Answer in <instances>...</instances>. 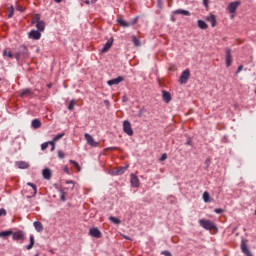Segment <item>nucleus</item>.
Here are the masks:
<instances>
[{"mask_svg":"<svg viewBox=\"0 0 256 256\" xmlns=\"http://www.w3.org/2000/svg\"><path fill=\"white\" fill-rule=\"evenodd\" d=\"M199 223L201 227L207 231H213V229H215V223H213L211 220L200 219Z\"/></svg>","mask_w":256,"mask_h":256,"instance_id":"1","label":"nucleus"},{"mask_svg":"<svg viewBox=\"0 0 256 256\" xmlns=\"http://www.w3.org/2000/svg\"><path fill=\"white\" fill-rule=\"evenodd\" d=\"M247 243H248V240L245 238H242L241 245H240L241 251L246 256H253V254L251 253V250H249V246L247 245Z\"/></svg>","mask_w":256,"mask_h":256,"instance_id":"2","label":"nucleus"},{"mask_svg":"<svg viewBox=\"0 0 256 256\" xmlns=\"http://www.w3.org/2000/svg\"><path fill=\"white\" fill-rule=\"evenodd\" d=\"M34 95H35V92H33V90H31V88L23 89L19 93V97H21V99H25V98L33 99Z\"/></svg>","mask_w":256,"mask_h":256,"instance_id":"3","label":"nucleus"},{"mask_svg":"<svg viewBox=\"0 0 256 256\" xmlns=\"http://www.w3.org/2000/svg\"><path fill=\"white\" fill-rule=\"evenodd\" d=\"M190 77L191 71L189 69L184 70L179 78V83H181V85H185L189 81Z\"/></svg>","mask_w":256,"mask_h":256,"instance_id":"4","label":"nucleus"},{"mask_svg":"<svg viewBox=\"0 0 256 256\" xmlns=\"http://www.w3.org/2000/svg\"><path fill=\"white\" fill-rule=\"evenodd\" d=\"M12 239L13 241H20V243H23V241H25V233L22 230L13 232Z\"/></svg>","mask_w":256,"mask_h":256,"instance_id":"5","label":"nucleus"},{"mask_svg":"<svg viewBox=\"0 0 256 256\" xmlns=\"http://www.w3.org/2000/svg\"><path fill=\"white\" fill-rule=\"evenodd\" d=\"M123 131L126 135H129V137H133V128L131 127V122L128 120L123 122Z\"/></svg>","mask_w":256,"mask_h":256,"instance_id":"6","label":"nucleus"},{"mask_svg":"<svg viewBox=\"0 0 256 256\" xmlns=\"http://www.w3.org/2000/svg\"><path fill=\"white\" fill-rule=\"evenodd\" d=\"M34 19L37 21L36 23L37 31H39L40 33L45 31V21L39 20L40 19L39 14H36L34 16Z\"/></svg>","mask_w":256,"mask_h":256,"instance_id":"7","label":"nucleus"},{"mask_svg":"<svg viewBox=\"0 0 256 256\" xmlns=\"http://www.w3.org/2000/svg\"><path fill=\"white\" fill-rule=\"evenodd\" d=\"M225 61H226V67H231L233 63V55H231V48L225 49Z\"/></svg>","mask_w":256,"mask_h":256,"instance_id":"8","label":"nucleus"},{"mask_svg":"<svg viewBox=\"0 0 256 256\" xmlns=\"http://www.w3.org/2000/svg\"><path fill=\"white\" fill-rule=\"evenodd\" d=\"M239 5H241V1L231 2L227 6V11H229V13L233 14L237 11V9L239 8Z\"/></svg>","mask_w":256,"mask_h":256,"instance_id":"9","label":"nucleus"},{"mask_svg":"<svg viewBox=\"0 0 256 256\" xmlns=\"http://www.w3.org/2000/svg\"><path fill=\"white\" fill-rule=\"evenodd\" d=\"M84 137H85V139H86L88 145H90L91 147H98V146H99V143H97V142L95 141V139H93V136H91V134L86 133V134L84 135Z\"/></svg>","mask_w":256,"mask_h":256,"instance_id":"10","label":"nucleus"},{"mask_svg":"<svg viewBox=\"0 0 256 256\" xmlns=\"http://www.w3.org/2000/svg\"><path fill=\"white\" fill-rule=\"evenodd\" d=\"M28 37L34 41H39L41 39V32L39 30H32L29 32Z\"/></svg>","mask_w":256,"mask_h":256,"instance_id":"11","label":"nucleus"},{"mask_svg":"<svg viewBox=\"0 0 256 256\" xmlns=\"http://www.w3.org/2000/svg\"><path fill=\"white\" fill-rule=\"evenodd\" d=\"M122 81H125V77L118 76L117 78L108 80L107 84L111 87L113 85H119V83H122Z\"/></svg>","mask_w":256,"mask_h":256,"instance_id":"12","label":"nucleus"},{"mask_svg":"<svg viewBox=\"0 0 256 256\" xmlns=\"http://www.w3.org/2000/svg\"><path fill=\"white\" fill-rule=\"evenodd\" d=\"M89 235H91V237H95L96 239H101V237H103V234L99 231V228H91L89 230Z\"/></svg>","mask_w":256,"mask_h":256,"instance_id":"13","label":"nucleus"},{"mask_svg":"<svg viewBox=\"0 0 256 256\" xmlns=\"http://www.w3.org/2000/svg\"><path fill=\"white\" fill-rule=\"evenodd\" d=\"M111 47H113V38H110L103 46V48L101 49V53H107V51H109V49H111Z\"/></svg>","mask_w":256,"mask_h":256,"instance_id":"14","label":"nucleus"},{"mask_svg":"<svg viewBox=\"0 0 256 256\" xmlns=\"http://www.w3.org/2000/svg\"><path fill=\"white\" fill-rule=\"evenodd\" d=\"M130 183H131L132 187H139V185H140L139 177H137V175H135V174H131L130 175Z\"/></svg>","mask_w":256,"mask_h":256,"instance_id":"15","label":"nucleus"},{"mask_svg":"<svg viewBox=\"0 0 256 256\" xmlns=\"http://www.w3.org/2000/svg\"><path fill=\"white\" fill-rule=\"evenodd\" d=\"M206 21H208V23H211V27H216L217 16H215L214 14H210L209 16L206 17Z\"/></svg>","mask_w":256,"mask_h":256,"instance_id":"16","label":"nucleus"},{"mask_svg":"<svg viewBox=\"0 0 256 256\" xmlns=\"http://www.w3.org/2000/svg\"><path fill=\"white\" fill-rule=\"evenodd\" d=\"M162 99L164 103H171V93L166 90L162 91Z\"/></svg>","mask_w":256,"mask_h":256,"instance_id":"17","label":"nucleus"},{"mask_svg":"<svg viewBox=\"0 0 256 256\" xmlns=\"http://www.w3.org/2000/svg\"><path fill=\"white\" fill-rule=\"evenodd\" d=\"M126 169H129V165L117 168L114 172H112V175H123V173H125Z\"/></svg>","mask_w":256,"mask_h":256,"instance_id":"18","label":"nucleus"},{"mask_svg":"<svg viewBox=\"0 0 256 256\" xmlns=\"http://www.w3.org/2000/svg\"><path fill=\"white\" fill-rule=\"evenodd\" d=\"M59 193H60V201L65 203V201H67V191H66V189L65 188H60Z\"/></svg>","mask_w":256,"mask_h":256,"instance_id":"19","label":"nucleus"},{"mask_svg":"<svg viewBox=\"0 0 256 256\" xmlns=\"http://www.w3.org/2000/svg\"><path fill=\"white\" fill-rule=\"evenodd\" d=\"M174 15H185L186 17H189L191 15V12H189V10H183V9H178L175 10Z\"/></svg>","mask_w":256,"mask_h":256,"instance_id":"20","label":"nucleus"},{"mask_svg":"<svg viewBox=\"0 0 256 256\" xmlns=\"http://www.w3.org/2000/svg\"><path fill=\"white\" fill-rule=\"evenodd\" d=\"M117 23H118V25H120V27H130L131 26V24L129 22L123 20V18H118Z\"/></svg>","mask_w":256,"mask_h":256,"instance_id":"21","label":"nucleus"},{"mask_svg":"<svg viewBox=\"0 0 256 256\" xmlns=\"http://www.w3.org/2000/svg\"><path fill=\"white\" fill-rule=\"evenodd\" d=\"M42 175L44 177V179H51V170L49 168H45L43 171H42Z\"/></svg>","mask_w":256,"mask_h":256,"instance_id":"22","label":"nucleus"},{"mask_svg":"<svg viewBox=\"0 0 256 256\" xmlns=\"http://www.w3.org/2000/svg\"><path fill=\"white\" fill-rule=\"evenodd\" d=\"M31 125H32L33 129H40V127H41V120L34 119V120H32Z\"/></svg>","mask_w":256,"mask_h":256,"instance_id":"23","label":"nucleus"},{"mask_svg":"<svg viewBox=\"0 0 256 256\" xmlns=\"http://www.w3.org/2000/svg\"><path fill=\"white\" fill-rule=\"evenodd\" d=\"M34 227L38 233H41V231H43V224L39 221L34 222Z\"/></svg>","mask_w":256,"mask_h":256,"instance_id":"24","label":"nucleus"},{"mask_svg":"<svg viewBox=\"0 0 256 256\" xmlns=\"http://www.w3.org/2000/svg\"><path fill=\"white\" fill-rule=\"evenodd\" d=\"M35 245V237L33 235L30 236V243L26 246L28 251H31V248Z\"/></svg>","mask_w":256,"mask_h":256,"instance_id":"25","label":"nucleus"},{"mask_svg":"<svg viewBox=\"0 0 256 256\" xmlns=\"http://www.w3.org/2000/svg\"><path fill=\"white\" fill-rule=\"evenodd\" d=\"M197 23H198L199 29L205 30V29H207L209 27V25H207L206 22L203 21V20H198Z\"/></svg>","mask_w":256,"mask_h":256,"instance_id":"26","label":"nucleus"},{"mask_svg":"<svg viewBox=\"0 0 256 256\" xmlns=\"http://www.w3.org/2000/svg\"><path fill=\"white\" fill-rule=\"evenodd\" d=\"M202 199L204 203H209L211 201V197L209 196V192L205 191L202 195Z\"/></svg>","mask_w":256,"mask_h":256,"instance_id":"27","label":"nucleus"},{"mask_svg":"<svg viewBox=\"0 0 256 256\" xmlns=\"http://www.w3.org/2000/svg\"><path fill=\"white\" fill-rule=\"evenodd\" d=\"M27 185L29 187H32V189H33L32 197H35V195H37V185H35V184L31 183V182H28Z\"/></svg>","mask_w":256,"mask_h":256,"instance_id":"28","label":"nucleus"},{"mask_svg":"<svg viewBox=\"0 0 256 256\" xmlns=\"http://www.w3.org/2000/svg\"><path fill=\"white\" fill-rule=\"evenodd\" d=\"M109 221H111V223H114V225H121V220L119 218L110 216Z\"/></svg>","mask_w":256,"mask_h":256,"instance_id":"29","label":"nucleus"},{"mask_svg":"<svg viewBox=\"0 0 256 256\" xmlns=\"http://www.w3.org/2000/svg\"><path fill=\"white\" fill-rule=\"evenodd\" d=\"M13 235V231L12 230H6V231H1L0 232V237H9Z\"/></svg>","mask_w":256,"mask_h":256,"instance_id":"30","label":"nucleus"},{"mask_svg":"<svg viewBox=\"0 0 256 256\" xmlns=\"http://www.w3.org/2000/svg\"><path fill=\"white\" fill-rule=\"evenodd\" d=\"M18 167H19V169H28L29 164L25 161H20V162H18Z\"/></svg>","mask_w":256,"mask_h":256,"instance_id":"31","label":"nucleus"},{"mask_svg":"<svg viewBox=\"0 0 256 256\" xmlns=\"http://www.w3.org/2000/svg\"><path fill=\"white\" fill-rule=\"evenodd\" d=\"M66 185H69L66 189H70V191H73L75 189V182L72 180H66Z\"/></svg>","mask_w":256,"mask_h":256,"instance_id":"32","label":"nucleus"},{"mask_svg":"<svg viewBox=\"0 0 256 256\" xmlns=\"http://www.w3.org/2000/svg\"><path fill=\"white\" fill-rule=\"evenodd\" d=\"M3 56L4 57H9V59H13V53L10 50H8V49H5L3 51Z\"/></svg>","mask_w":256,"mask_h":256,"instance_id":"33","label":"nucleus"},{"mask_svg":"<svg viewBox=\"0 0 256 256\" xmlns=\"http://www.w3.org/2000/svg\"><path fill=\"white\" fill-rule=\"evenodd\" d=\"M75 105H77V101L71 100L68 105V110L73 111V109H75Z\"/></svg>","mask_w":256,"mask_h":256,"instance_id":"34","label":"nucleus"},{"mask_svg":"<svg viewBox=\"0 0 256 256\" xmlns=\"http://www.w3.org/2000/svg\"><path fill=\"white\" fill-rule=\"evenodd\" d=\"M132 42L134 43L135 47L141 46V41L137 39V36H132Z\"/></svg>","mask_w":256,"mask_h":256,"instance_id":"35","label":"nucleus"},{"mask_svg":"<svg viewBox=\"0 0 256 256\" xmlns=\"http://www.w3.org/2000/svg\"><path fill=\"white\" fill-rule=\"evenodd\" d=\"M14 14H15V8H13V6H11L9 8L8 18L11 19V17H13Z\"/></svg>","mask_w":256,"mask_h":256,"instance_id":"36","label":"nucleus"},{"mask_svg":"<svg viewBox=\"0 0 256 256\" xmlns=\"http://www.w3.org/2000/svg\"><path fill=\"white\" fill-rule=\"evenodd\" d=\"M63 137H65V133H60V134H57L53 139L54 141H59V139H63Z\"/></svg>","mask_w":256,"mask_h":256,"instance_id":"37","label":"nucleus"},{"mask_svg":"<svg viewBox=\"0 0 256 256\" xmlns=\"http://www.w3.org/2000/svg\"><path fill=\"white\" fill-rule=\"evenodd\" d=\"M70 163H71L72 165H75L76 168L78 169V171H81V166L79 165V163H77V162L74 161V160H70Z\"/></svg>","mask_w":256,"mask_h":256,"instance_id":"38","label":"nucleus"},{"mask_svg":"<svg viewBox=\"0 0 256 256\" xmlns=\"http://www.w3.org/2000/svg\"><path fill=\"white\" fill-rule=\"evenodd\" d=\"M58 157H59V159H65V152H63V150H59Z\"/></svg>","mask_w":256,"mask_h":256,"instance_id":"39","label":"nucleus"},{"mask_svg":"<svg viewBox=\"0 0 256 256\" xmlns=\"http://www.w3.org/2000/svg\"><path fill=\"white\" fill-rule=\"evenodd\" d=\"M214 213H217L218 215H221V213H225V210H223V208H216L214 210Z\"/></svg>","mask_w":256,"mask_h":256,"instance_id":"40","label":"nucleus"},{"mask_svg":"<svg viewBox=\"0 0 256 256\" xmlns=\"http://www.w3.org/2000/svg\"><path fill=\"white\" fill-rule=\"evenodd\" d=\"M47 147H49V142H44V143L41 145L42 151H45V149H47Z\"/></svg>","mask_w":256,"mask_h":256,"instance_id":"41","label":"nucleus"},{"mask_svg":"<svg viewBox=\"0 0 256 256\" xmlns=\"http://www.w3.org/2000/svg\"><path fill=\"white\" fill-rule=\"evenodd\" d=\"M203 5L206 8V10H209V0H203Z\"/></svg>","mask_w":256,"mask_h":256,"instance_id":"42","label":"nucleus"},{"mask_svg":"<svg viewBox=\"0 0 256 256\" xmlns=\"http://www.w3.org/2000/svg\"><path fill=\"white\" fill-rule=\"evenodd\" d=\"M4 215H7V211L4 208L0 209V217H3Z\"/></svg>","mask_w":256,"mask_h":256,"instance_id":"43","label":"nucleus"},{"mask_svg":"<svg viewBox=\"0 0 256 256\" xmlns=\"http://www.w3.org/2000/svg\"><path fill=\"white\" fill-rule=\"evenodd\" d=\"M55 143H57V142L54 141V139H52V141L48 142V145H52V151H53V149H55Z\"/></svg>","mask_w":256,"mask_h":256,"instance_id":"44","label":"nucleus"},{"mask_svg":"<svg viewBox=\"0 0 256 256\" xmlns=\"http://www.w3.org/2000/svg\"><path fill=\"white\" fill-rule=\"evenodd\" d=\"M243 71V65L238 66V69L236 71V75H239L240 72Z\"/></svg>","mask_w":256,"mask_h":256,"instance_id":"45","label":"nucleus"},{"mask_svg":"<svg viewBox=\"0 0 256 256\" xmlns=\"http://www.w3.org/2000/svg\"><path fill=\"white\" fill-rule=\"evenodd\" d=\"M117 147H108L106 148V151H117Z\"/></svg>","mask_w":256,"mask_h":256,"instance_id":"46","label":"nucleus"},{"mask_svg":"<svg viewBox=\"0 0 256 256\" xmlns=\"http://www.w3.org/2000/svg\"><path fill=\"white\" fill-rule=\"evenodd\" d=\"M167 159V154L164 153L162 154V156L160 157V161H165Z\"/></svg>","mask_w":256,"mask_h":256,"instance_id":"47","label":"nucleus"},{"mask_svg":"<svg viewBox=\"0 0 256 256\" xmlns=\"http://www.w3.org/2000/svg\"><path fill=\"white\" fill-rule=\"evenodd\" d=\"M139 21V17H135L132 21V25H137V22Z\"/></svg>","mask_w":256,"mask_h":256,"instance_id":"48","label":"nucleus"},{"mask_svg":"<svg viewBox=\"0 0 256 256\" xmlns=\"http://www.w3.org/2000/svg\"><path fill=\"white\" fill-rule=\"evenodd\" d=\"M21 55H22L21 52L16 53L15 59L19 61V59H21Z\"/></svg>","mask_w":256,"mask_h":256,"instance_id":"49","label":"nucleus"},{"mask_svg":"<svg viewBox=\"0 0 256 256\" xmlns=\"http://www.w3.org/2000/svg\"><path fill=\"white\" fill-rule=\"evenodd\" d=\"M162 255H165V256H172V255H171V252H169V251H163V252H162Z\"/></svg>","mask_w":256,"mask_h":256,"instance_id":"50","label":"nucleus"},{"mask_svg":"<svg viewBox=\"0 0 256 256\" xmlns=\"http://www.w3.org/2000/svg\"><path fill=\"white\" fill-rule=\"evenodd\" d=\"M186 145H192V140H191V138H189V139L186 141Z\"/></svg>","mask_w":256,"mask_h":256,"instance_id":"51","label":"nucleus"},{"mask_svg":"<svg viewBox=\"0 0 256 256\" xmlns=\"http://www.w3.org/2000/svg\"><path fill=\"white\" fill-rule=\"evenodd\" d=\"M47 87H48V89H51V87H53V84L49 83V84H47Z\"/></svg>","mask_w":256,"mask_h":256,"instance_id":"52","label":"nucleus"},{"mask_svg":"<svg viewBox=\"0 0 256 256\" xmlns=\"http://www.w3.org/2000/svg\"><path fill=\"white\" fill-rule=\"evenodd\" d=\"M84 3H85L86 5H90V4H91V2H90L89 0L84 1Z\"/></svg>","mask_w":256,"mask_h":256,"instance_id":"53","label":"nucleus"},{"mask_svg":"<svg viewBox=\"0 0 256 256\" xmlns=\"http://www.w3.org/2000/svg\"><path fill=\"white\" fill-rule=\"evenodd\" d=\"M55 3H61L63 0H54Z\"/></svg>","mask_w":256,"mask_h":256,"instance_id":"54","label":"nucleus"},{"mask_svg":"<svg viewBox=\"0 0 256 256\" xmlns=\"http://www.w3.org/2000/svg\"><path fill=\"white\" fill-rule=\"evenodd\" d=\"M91 3L95 4V3H97V0H91Z\"/></svg>","mask_w":256,"mask_h":256,"instance_id":"55","label":"nucleus"},{"mask_svg":"<svg viewBox=\"0 0 256 256\" xmlns=\"http://www.w3.org/2000/svg\"><path fill=\"white\" fill-rule=\"evenodd\" d=\"M124 239H127L128 241L131 240L128 236H124Z\"/></svg>","mask_w":256,"mask_h":256,"instance_id":"56","label":"nucleus"},{"mask_svg":"<svg viewBox=\"0 0 256 256\" xmlns=\"http://www.w3.org/2000/svg\"><path fill=\"white\" fill-rule=\"evenodd\" d=\"M123 101H127V97L126 96L123 97Z\"/></svg>","mask_w":256,"mask_h":256,"instance_id":"57","label":"nucleus"},{"mask_svg":"<svg viewBox=\"0 0 256 256\" xmlns=\"http://www.w3.org/2000/svg\"><path fill=\"white\" fill-rule=\"evenodd\" d=\"M66 173H69V169L65 168Z\"/></svg>","mask_w":256,"mask_h":256,"instance_id":"58","label":"nucleus"},{"mask_svg":"<svg viewBox=\"0 0 256 256\" xmlns=\"http://www.w3.org/2000/svg\"><path fill=\"white\" fill-rule=\"evenodd\" d=\"M105 103H106V104H108V103H109V101H107V100H106V101H105Z\"/></svg>","mask_w":256,"mask_h":256,"instance_id":"59","label":"nucleus"},{"mask_svg":"<svg viewBox=\"0 0 256 256\" xmlns=\"http://www.w3.org/2000/svg\"><path fill=\"white\" fill-rule=\"evenodd\" d=\"M105 103H106V104H108V103H109V101H107V100H106V101H105Z\"/></svg>","mask_w":256,"mask_h":256,"instance_id":"60","label":"nucleus"},{"mask_svg":"<svg viewBox=\"0 0 256 256\" xmlns=\"http://www.w3.org/2000/svg\"><path fill=\"white\" fill-rule=\"evenodd\" d=\"M158 3H161V0H158Z\"/></svg>","mask_w":256,"mask_h":256,"instance_id":"61","label":"nucleus"},{"mask_svg":"<svg viewBox=\"0 0 256 256\" xmlns=\"http://www.w3.org/2000/svg\"><path fill=\"white\" fill-rule=\"evenodd\" d=\"M24 49L27 50V47L24 46Z\"/></svg>","mask_w":256,"mask_h":256,"instance_id":"62","label":"nucleus"},{"mask_svg":"<svg viewBox=\"0 0 256 256\" xmlns=\"http://www.w3.org/2000/svg\"><path fill=\"white\" fill-rule=\"evenodd\" d=\"M0 81H1V78H0Z\"/></svg>","mask_w":256,"mask_h":256,"instance_id":"63","label":"nucleus"}]
</instances>
